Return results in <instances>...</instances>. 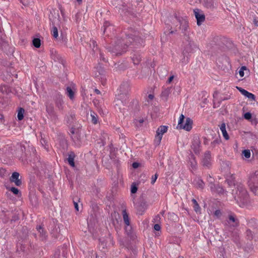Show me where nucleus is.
Returning a JSON list of instances; mask_svg holds the SVG:
<instances>
[{"label": "nucleus", "mask_w": 258, "mask_h": 258, "mask_svg": "<svg viewBox=\"0 0 258 258\" xmlns=\"http://www.w3.org/2000/svg\"><path fill=\"white\" fill-rule=\"evenodd\" d=\"M74 206H75V208L76 210L77 211H79V206H78V203L75 202H74Z\"/></svg>", "instance_id": "72a5a7b5"}, {"label": "nucleus", "mask_w": 258, "mask_h": 258, "mask_svg": "<svg viewBox=\"0 0 258 258\" xmlns=\"http://www.w3.org/2000/svg\"><path fill=\"white\" fill-rule=\"evenodd\" d=\"M91 117L92 122L94 124H96L97 123V119H98L97 115L94 112H93V113H91Z\"/></svg>", "instance_id": "a211bd4d"}, {"label": "nucleus", "mask_w": 258, "mask_h": 258, "mask_svg": "<svg viewBox=\"0 0 258 258\" xmlns=\"http://www.w3.org/2000/svg\"><path fill=\"white\" fill-rule=\"evenodd\" d=\"M78 2H81L82 0H77Z\"/></svg>", "instance_id": "49530a36"}, {"label": "nucleus", "mask_w": 258, "mask_h": 258, "mask_svg": "<svg viewBox=\"0 0 258 258\" xmlns=\"http://www.w3.org/2000/svg\"><path fill=\"white\" fill-rule=\"evenodd\" d=\"M95 92L97 93V94H99L100 93V91L98 90V89H95Z\"/></svg>", "instance_id": "79ce46f5"}, {"label": "nucleus", "mask_w": 258, "mask_h": 258, "mask_svg": "<svg viewBox=\"0 0 258 258\" xmlns=\"http://www.w3.org/2000/svg\"><path fill=\"white\" fill-rule=\"evenodd\" d=\"M203 4L207 8L212 9L214 6V0H203Z\"/></svg>", "instance_id": "9b49d317"}, {"label": "nucleus", "mask_w": 258, "mask_h": 258, "mask_svg": "<svg viewBox=\"0 0 258 258\" xmlns=\"http://www.w3.org/2000/svg\"><path fill=\"white\" fill-rule=\"evenodd\" d=\"M215 215L218 217L221 215V212L219 210H217L215 212Z\"/></svg>", "instance_id": "c9c22d12"}, {"label": "nucleus", "mask_w": 258, "mask_h": 258, "mask_svg": "<svg viewBox=\"0 0 258 258\" xmlns=\"http://www.w3.org/2000/svg\"><path fill=\"white\" fill-rule=\"evenodd\" d=\"M68 161L69 163V164L72 166H75V163H74V153H71L69 155V157L68 158Z\"/></svg>", "instance_id": "4468645a"}, {"label": "nucleus", "mask_w": 258, "mask_h": 258, "mask_svg": "<svg viewBox=\"0 0 258 258\" xmlns=\"http://www.w3.org/2000/svg\"><path fill=\"white\" fill-rule=\"evenodd\" d=\"M93 42V45H94V46H95V45H96V42H94V41H93V42Z\"/></svg>", "instance_id": "37998d69"}, {"label": "nucleus", "mask_w": 258, "mask_h": 258, "mask_svg": "<svg viewBox=\"0 0 258 258\" xmlns=\"http://www.w3.org/2000/svg\"><path fill=\"white\" fill-rule=\"evenodd\" d=\"M126 95L125 94H122L118 95V96L116 98V102H117L119 101H120L121 103H123V101L122 100V99L123 97H126Z\"/></svg>", "instance_id": "4be33fe9"}, {"label": "nucleus", "mask_w": 258, "mask_h": 258, "mask_svg": "<svg viewBox=\"0 0 258 258\" xmlns=\"http://www.w3.org/2000/svg\"><path fill=\"white\" fill-rule=\"evenodd\" d=\"M106 25V24H105V25H104V27H105Z\"/></svg>", "instance_id": "3c124183"}, {"label": "nucleus", "mask_w": 258, "mask_h": 258, "mask_svg": "<svg viewBox=\"0 0 258 258\" xmlns=\"http://www.w3.org/2000/svg\"><path fill=\"white\" fill-rule=\"evenodd\" d=\"M123 11H125L126 12L128 13V14H130L132 12L133 9L129 8L128 9H126L124 8V6H123Z\"/></svg>", "instance_id": "7c9ffc66"}, {"label": "nucleus", "mask_w": 258, "mask_h": 258, "mask_svg": "<svg viewBox=\"0 0 258 258\" xmlns=\"http://www.w3.org/2000/svg\"><path fill=\"white\" fill-rule=\"evenodd\" d=\"M235 219L234 217L232 216H230L229 217V224L233 226H234L236 225V224H232V223H235Z\"/></svg>", "instance_id": "b1692460"}, {"label": "nucleus", "mask_w": 258, "mask_h": 258, "mask_svg": "<svg viewBox=\"0 0 258 258\" xmlns=\"http://www.w3.org/2000/svg\"><path fill=\"white\" fill-rule=\"evenodd\" d=\"M76 92V90L74 88H72L71 87H68L66 89V94L72 100L74 99Z\"/></svg>", "instance_id": "0eeeda50"}, {"label": "nucleus", "mask_w": 258, "mask_h": 258, "mask_svg": "<svg viewBox=\"0 0 258 258\" xmlns=\"http://www.w3.org/2000/svg\"><path fill=\"white\" fill-rule=\"evenodd\" d=\"M122 215H123V219L125 224L126 226H129L130 224L129 217H128V214H127L125 210L123 211Z\"/></svg>", "instance_id": "ddd939ff"}, {"label": "nucleus", "mask_w": 258, "mask_h": 258, "mask_svg": "<svg viewBox=\"0 0 258 258\" xmlns=\"http://www.w3.org/2000/svg\"><path fill=\"white\" fill-rule=\"evenodd\" d=\"M192 202L193 204H194V205H195L196 206H198V203L195 199H192Z\"/></svg>", "instance_id": "a19ab883"}, {"label": "nucleus", "mask_w": 258, "mask_h": 258, "mask_svg": "<svg viewBox=\"0 0 258 258\" xmlns=\"http://www.w3.org/2000/svg\"><path fill=\"white\" fill-rule=\"evenodd\" d=\"M235 199L238 202L245 203L247 197V192L242 185H239L237 186V190L236 192Z\"/></svg>", "instance_id": "20e7f679"}, {"label": "nucleus", "mask_w": 258, "mask_h": 258, "mask_svg": "<svg viewBox=\"0 0 258 258\" xmlns=\"http://www.w3.org/2000/svg\"><path fill=\"white\" fill-rule=\"evenodd\" d=\"M194 208H195V210L196 212H198L199 209H200V207L199 206V205L198 204V206H196L195 205H194Z\"/></svg>", "instance_id": "ea45409f"}, {"label": "nucleus", "mask_w": 258, "mask_h": 258, "mask_svg": "<svg viewBox=\"0 0 258 258\" xmlns=\"http://www.w3.org/2000/svg\"><path fill=\"white\" fill-rule=\"evenodd\" d=\"M167 126L165 125L160 126L156 131V135L155 138V143L159 145L162 138V136L167 131Z\"/></svg>", "instance_id": "39448f33"}, {"label": "nucleus", "mask_w": 258, "mask_h": 258, "mask_svg": "<svg viewBox=\"0 0 258 258\" xmlns=\"http://www.w3.org/2000/svg\"><path fill=\"white\" fill-rule=\"evenodd\" d=\"M253 21L255 25L258 26V17L254 18Z\"/></svg>", "instance_id": "f704fd0d"}, {"label": "nucleus", "mask_w": 258, "mask_h": 258, "mask_svg": "<svg viewBox=\"0 0 258 258\" xmlns=\"http://www.w3.org/2000/svg\"><path fill=\"white\" fill-rule=\"evenodd\" d=\"M62 21H63V17H54L51 20L53 26L51 34L55 38H57L58 36V28H60Z\"/></svg>", "instance_id": "7ed1b4c3"}, {"label": "nucleus", "mask_w": 258, "mask_h": 258, "mask_svg": "<svg viewBox=\"0 0 258 258\" xmlns=\"http://www.w3.org/2000/svg\"><path fill=\"white\" fill-rule=\"evenodd\" d=\"M196 18L197 19V23L198 26H200L205 21V17Z\"/></svg>", "instance_id": "6ab92c4d"}, {"label": "nucleus", "mask_w": 258, "mask_h": 258, "mask_svg": "<svg viewBox=\"0 0 258 258\" xmlns=\"http://www.w3.org/2000/svg\"><path fill=\"white\" fill-rule=\"evenodd\" d=\"M237 89L238 91L245 97L251 100H255V97L254 94L248 92L246 90L242 89L240 87H237Z\"/></svg>", "instance_id": "423d86ee"}, {"label": "nucleus", "mask_w": 258, "mask_h": 258, "mask_svg": "<svg viewBox=\"0 0 258 258\" xmlns=\"http://www.w3.org/2000/svg\"><path fill=\"white\" fill-rule=\"evenodd\" d=\"M37 230H38V231H39V232L40 233V234H42V233L43 232V230L42 229V228L40 226L37 227Z\"/></svg>", "instance_id": "e433bc0d"}, {"label": "nucleus", "mask_w": 258, "mask_h": 258, "mask_svg": "<svg viewBox=\"0 0 258 258\" xmlns=\"http://www.w3.org/2000/svg\"><path fill=\"white\" fill-rule=\"evenodd\" d=\"M106 25V24H105V25H104V27H105Z\"/></svg>", "instance_id": "8fccbe9b"}, {"label": "nucleus", "mask_w": 258, "mask_h": 258, "mask_svg": "<svg viewBox=\"0 0 258 258\" xmlns=\"http://www.w3.org/2000/svg\"><path fill=\"white\" fill-rule=\"evenodd\" d=\"M179 258H183V257H179Z\"/></svg>", "instance_id": "603ef678"}, {"label": "nucleus", "mask_w": 258, "mask_h": 258, "mask_svg": "<svg viewBox=\"0 0 258 258\" xmlns=\"http://www.w3.org/2000/svg\"><path fill=\"white\" fill-rule=\"evenodd\" d=\"M166 94H166H167V92H163V93H162V95H164V94Z\"/></svg>", "instance_id": "c03bdc74"}, {"label": "nucleus", "mask_w": 258, "mask_h": 258, "mask_svg": "<svg viewBox=\"0 0 258 258\" xmlns=\"http://www.w3.org/2000/svg\"><path fill=\"white\" fill-rule=\"evenodd\" d=\"M198 186L200 188H203L204 186V182L201 180L199 179L198 181Z\"/></svg>", "instance_id": "c756f323"}, {"label": "nucleus", "mask_w": 258, "mask_h": 258, "mask_svg": "<svg viewBox=\"0 0 258 258\" xmlns=\"http://www.w3.org/2000/svg\"><path fill=\"white\" fill-rule=\"evenodd\" d=\"M194 12L195 14V16H205L204 14L203 13V12L198 9H196L194 10Z\"/></svg>", "instance_id": "f3484780"}, {"label": "nucleus", "mask_w": 258, "mask_h": 258, "mask_svg": "<svg viewBox=\"0 0 258 258\" xmlns=\"http://www.w3.org/2000/svg\"><path fill=\"white\" fill-rule=\"evenodd\" d=\"M154 98V95L153 94H149L148 96V101H151Z\"/></svg>", "instance_id": "473e14b6"}, {"label": "nucleus", "mask_w": 258, "mask_h": 258, "mask_svg": "<svg viewBox=\"0 0 258 258\" xmlns=\"http://www.w3.org/2000/svg\"><path fill=\"white\" fill-rule=\"evenodd\" d=\"M205 166H208L210 163V155L209 153H207L205 155V157L203 161Z\"/></svg>", "instance_id": "f8f14e48"}, {"label": "nucleus", "mask_w": 258, "mask_h": 258, "mask_svg": "<svg viewBox=\"0 0 258 258\" xmlns=\"http://www.w3.org/2000/svg\"><path fill=\"white\" fill-rule=\"evenodd\" d=\"M245 119L249 120L251 118V114L249 112H246L244 114Z\"/></svg>", "instance_id": "bb28decb"}, {"label": "nucleus", "mask_w": 258, "mask_h": 258, "mask_svg": "<svg viewBox=\"0 0 258 258\" xmlns=\"http://www.w3.org/2000/svg\"><path fill=\"white\" fill-rule=\"evenodd\" d=\"M138 166H139V163H138L137 162H134L133 163V167L134 168H137L138 167Z\"/></svg>", "instance_id": "4c0bfd02"}, {"label": "nucleus", "mask_w": 258, "mask_h": 258, "mask_svg": "<svg viewBox=\"0 0 258 258\" xmlns=\"http://www.w3.org/2000/svg\"><path fill=\"white\" fill-rule=\"evenodd\" d=\"M158 175L156 174L154 176H153L151 178V183L153 184L157 180Z\"/></svg>", "instance_id": "cd10ccee"}, {"label": "nucleus", "mask_w": 258, "mask_h": 258, "mask_svg": "<svg viewBox=\"0 0 258 258\" xmlns=\"http://www.w3.org/2000/svg\"><path fill=\"white\" fill-rule=\"evenodd\" d=\"M220 131H221L222 133V135L224 139L226 140H228L229 139V136L227 133L226 130V125L224 123H223L221 124L220 127Z\"/></svg>", "instance_id": "1a4fd4ad"}, {"label": "nucleus", "mask_w": 258, "mask_h": 258, "mask_svg": "<svg viewBox=\"0 0 258 258\" xmlns=\"http://www.w3.org/2000/svg\"><path fill=\"white\" fill-rule=\"evenodd\" d=\"M246 70L245 67H242L239 71V74L241 77H243L244 75V71Z\"/></svg>", "instance_id": "393cba45"}, {"label": "nucleus", "mask_w": 258, "mask_h": 258, "mask_svg": "<svg viewBox=\"0 0 258 258\" xmlns=\"http://www.w3.org/2000/svg\"><path fill=\"white\" fill-rule=\"evenodd\" d=\"M242 154L246 158H249L250 156V152L249 150H244Z\"/></svg>", "instance_id": "412c9836"}, {"label": "nucleus", "mask_w": 258, "mask_h": 258, "mask_svg": "<svg viewBox=\"0 0 258 258\" xmlns=\"http://www.w3.org/2000/svg\"><path fill=\"white\" fill-rule=\"evenodd\" d=\"M10 190L15 195H18L19 192V190L16 187H11Z\"/></svg>", "instance_id": "a878e982"}, {"label": "nucleus", "mask_w": 258, "mask_h": 258, "mask_svg": "<svg viewBox=\"0 0 258 258\" xmlns=\"http://www.w3.org/2000/svg\"><path fill=\"white\" fill-rule=\"evenodd\" d=\"M24 112L25 111L23 108H21L19 109L17 115L18 118L19 120H21L23 119Z\"/></svg>", "instance_id": "2eb2a0df"}, {"label": "nucleus", "mask_w": 258, "mask_h": 258, "mask_svg": "<svg viewBox=\"0 0 258 258\" xmlns=\"http://www.w3.org/2000/svg\"><path fill=\"white\" fill-rule=\"evenodd\" d=\"M106 25V24H105V25H104V27H105Z\"/></svg>", "instance_id": "09e8293b"}, {"label": "nucleus", "mask_w": 258, "mask_h": 258, "mask_svg": "<svg viewBox=\"0 0 258 258\" xmlns=\"http://www.w3.org/2000/svg\"><path fill=\"white\" fill-rule=\"evenodd\" d=\"M154 228L156 231H159L161 229V227L159 224H155L154 225Z\"/></svg>", "instance_id": "2f4dec72"}, {"label": "nucleus", "mask_w": 258, "mask_h": 258, "mask_svg": "<svg viewBox=\"0 0 258 258\" xmlns=\"http://www.w3.org/2000/svg\"><path fill=\"white\" fill-rule=\"evenodd\" d=\"M106 30H107V28H105V29H104V32L105 33V32L106 31Z\"/></svg>", "instance_id": "a18cd8bd"}, {"label": "nucleus", "mask_w": 258, "mask_h": 258, "mask_svg": "<svg viewBox=\"0 0 258 258\" xmlns=\"http://www.w3.org/2000/svg\"><path fill=\"white\" fill-rule=\"evenodd\" d=\"M33 45L36 48H39L41 45V41L39 38H34L33 40Z\"/></svg>", "instance_id": "dca6fc26"}, {"label": "nucleus", "mask_w": 258, "mask_h": 258, "mask_svg": "<svg viewBox=\"0 0 258 258\" xmlns=\"http://www.w3.org/2000/svg\"><path fill=\"white\" fill-rule=\"evenodd\" d=\"M138 190V188L136 184H133L131 186V191L132 194H135Z\"/></svg>", "instance_id": "5701e85b"}, {"label": "nucleus", "mask_w": 258, "mask_h": 258, "mask_svg": "<svg viewBox=\"0 0 258 258\" xmlns=\"http://www.w3.org/2000/svg\"><path fill=\"white\" fill-rule=\"evenodd\" d=\"M248 184L251 191L256 195L258 190V172L250 176Z\"/></svg>", "instance_id": "f03ea898"}, {"label": "nucleus", "mask_w": 258, "mask_h": 258, "mask_svg": "<svg viewBox=\"0 0 258 258\" xmlns=\"http://www.w3.org/2000/svg\"><path fill=\"white\" fill-rule=\"evenodd\" d=\"M184 119V116L181 114L178 119L177 128L189 131L192 128V120L189 117L186 118L185 120Z\"/></svg>", "instance_id": "f257e3e1"}, {"label": "nucleus", "mask_w": 258, "mask_h": 258, "mask_svg": "<svg viewBox=\"0 0 258 258\" xmlns=\"http://www.w3.org/2000/svg\"><path fill=\"white\" fill-rule=\"evenodd\" d=\"M144 122L143 118L139 119L136 120V123L137 125H140Z\"/></svg>", "instance_id": "c85d7f7f"}, {"label": "nucleus", "mask_w": 258, "mask_h": 258, "mask_svg": "<svg viewBox=\"0 0 258 258\" xmlns=\"http://www.w3.org/2000/svg\"><path fill=\"white\" fill-rule=\"evenodd\" d=\"M173 79V76H170L168 80V81H167L168 83H170L172 81Z\"/></svg>", "instance_id": "58836bf2"}, {"label": "nucleus", "mask_w": 258, "mask_h": 258, "mask_svg": "<svg viewBox=\"0 0 258 258\" xmlns=\"http://www.w3.org/2000/svg\"><path fill=\"white\" fill-rule=\"evenodd\" d=\"M19 174L18 172H14L11 177V181L14 182L17 186H20L21 184V181L19 179Z\"/></svg>", "instance_id": "6e6552de"}, {"label": "nucleus", "mask_w": 258, "mask_h": 258, "mask_svg": "<svg viewBox=\"0 0 258 258\" xmlns=\"http://www.w3.org/2000/svg\"><path fill=\"white\" fill-rule=\"evenodd\" d=\"M108 13L109 12L107 11L106 9L103 8L101 9L100 10L98 11L96 13V15H102L103 14H105V13Z\"/></svg>", "instance_id": "aec40b11"}, {"label": "nucleus", "mask_w": 258, "mask_h": 258, "mask_svg": "<svg viewBox=\"0 0 258 258\" xmlns=\"http://www.w3.org/2000/svg\"><path fill=\"white\" fill-rule=\"evenodd\" d=\"M118 104H119V103H116V105H118Z\"/></svg>", "instance_id": "de8ad7c7"}, {"label": "nucleus", "mask_w": 258, "mask_h": 258, "mask_svg": "<svg viewBox=\"0 0 258 258\" xmlns=\"http://www.w3.org/2000/svg\"><path fill=\"white\" fill-rule=\"evenodd\" d=\"M132 60L135 64H138L141 60L140 54L138 52L135 53L132 56Z\"/></svg>", "instance_id": "9d476101"}]
</instances>
